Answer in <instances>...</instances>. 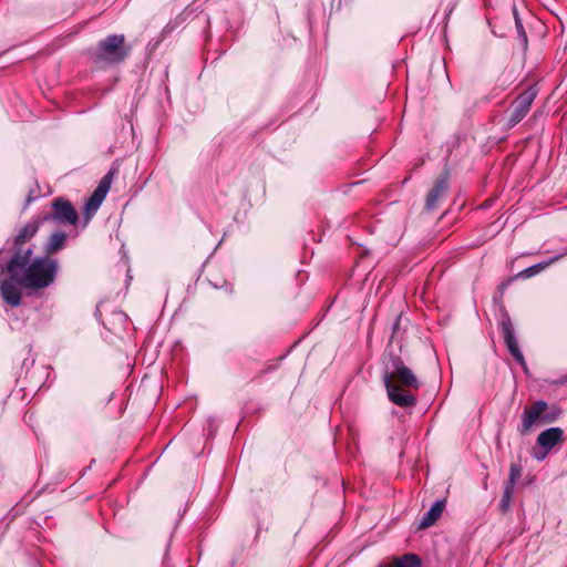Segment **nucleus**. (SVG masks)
Masks as SVG:
<instances>
[{
  "instance_id": "obj_6",
  "label": "nucleus",
  "mask_w": 567,
  "mask_h": 567,
  "mask_svg": "<svg viewBox=\"0 0 567 567\" xmlns=\"http://www.w3.org/2000/svg\"><path fill=\"white\" fill-rule=\"evenodd\" d=\"M536 95L537 90L528 87L515 99L508 115L507 124L509 127L517 125L527 115Z\"/></svg>"
},
{
  "instance_id": "obj_18",
  "label": "nucleus",
  "mask_w": 567,
  "mask_h": 567,
  "mask_svg": "<svg viewBox=\"0 0 567 567\" xmlns=\"http://www.w3.org/2000/svg\"><path fill=\"white\" fill-rule=\"evenodd\" d=\"M516 28H517V33H518V37L519 39L522 40V43L524 47L527 45V34L523 28V24L520 23V21L516 18Z\"/></svg>"
},
{
  "instance_id": "obj_20",
  "label": "nucleus",
  "mask_w": 567,
  "mask_h": 567,
  "mask_svg": "<svg viewBox=\"0 0 567 567\" xmlns=\"http://www.w3.org/2000/svg\"><path fill=\"white\" fill-rule=\"evenodd\" d=\"M550 451L540 449V451L534 453V457L537 461H544Z\"/></svg>"
},
{
  "instance_id": "obj_7",
  "label": "nucleus",
  "mask_w": 567,
  "mask_h": 567,
  "mask_svg": "<svg viewBox=\"0 0 567 567\" xmlns=\"http://www.w3.org/2000/svg\"><path fill=\"white\" fill-rule=\"evenodd\" d=\"M113 172H109L99 183L97 187L86 200L84 205V215L86 218V223L92 218V216L97 212L103 200L105 199L112 184Z\"/></svg>"
},
{
  "instance_id": "obj_19",
  "label": "nucleus",
  "mask_w": 567,
  "mask_h": 567,
  "mask_svg": "<svg viewBox=\"0 0 567 567\" xmlns=\"http://www.w3.org/2000/svg\"><path fill=\"white\" fill-rule=\"evenodd\" d=\"M39 197V193L35 189H30L27 199H25V207H28L32 202H34Z\"/></svg>"
},
{
  "instance_id": "obj_1",
  "label": "nucleus",
  "mask_w": 567,
  "mask_h": 567,
  "mask_svg": "<svg viewBox=\"0 0 567 567\" xmlns=\"http://www.w3.org/2000/svg\"><path fill=\"white\" fill-rule=\"evenodd\" d=\"M4 249H0V268L9 276L0 281V295L12 306L21 305V289L39 291L54 284L60 270L59 261L51 256L33 257V248L19 249L4 264Z\"/></svg>"
},
{
  "instance_id": "obj_12",
  "label": "nucleus",
  "mask_w": 567,
  "mask_h": 567,
  "mask_svg": "<svg viewBox=\"0 0 567 567\" xmlns=\"http://www.w3.org/2000/svg\"><path fill=\"white\" fill-rule=\"evenodd\" d=\"M445 508V501H436L432 507L426 512V514L422 517L420 523V528H427L436 523V520L442 516L443 511Z\"/></svg>"
},
{
  "instance_id": "obj_15",
  "label": "nucleus",
  "mask_w": 567,
  "mask_h": 567,
  "mask_svg": "<svg viewBox=\"0 0 567 567\" xmlns=\"http://www.w3.org/2000/svg\"><path fill=\"white\" fill-rule=\"evenodd\" d=\"M515 487L506 486L504 485V492L502 495V498L499 501V511L505 514L507 513L512 507V499L514 494Z\"/></svg>"
},
{
  "instance_id": "obj_4",
  "label": "nucleus",
  "mask_w": 567,
  "mask_h": 567,
  "mask_svg": "<svg viewBox=\"0 0 567 567\" xmlns=\"http://www.w3.org/2000/svg\"><path fill=\"white\" fill-rule=\"evenodd\" d=\"M547 408V403L543 400L536 401L529 408H526L522 415L519 432L522 434L528 433L533 425L538 421L546 423L555 421L560 412L556 411L553 413H545Z\"/></svg>"
},
{
  "instance_id": "obj_5",
  "label": "nucleus",
  "mask_w": 567,
  "mask_h": 567,
  "mask_svg": "<svg viewBox=\"0 0 567 567\" xmlns=\"http://www.w3.org/2000/svg\"><path fill=\"white\" fill-rule=\"evenodd\" d=\"M49 220L62 225L75 226L79 220V215L70 200L63 197H56L52 202V212L42 218V221Z\"/></svg>"
},
{
  "instance_id": "obj_9",
  "label": "nucleus",
  "mask_w": 567,
  "mask_h": 567,
  "mask_svg": "<svg viewBox=\"0 0 567 567\" xmlns=\"http://www.w3.org/2000/svg\"><path fill=\"white\" fill-rule=\"evenodd\" d=\"M40 227L39 220H30L27 223L16 235L13 246H12V254H17L19 249H28V243L35 236ZM29 247H32V245H29Z\"/></svg>"
},
{
  "instance_id": "obj_21",
  "label": "nucleus",
  "mask_w": 567,
  "mask_h": 567,
  "mask_svg": "<svg viewBox=\"0 0 567 567\" xmlns=\"http://www.w3.org/2000/svg\"><path fill=\"white\" fill-rule=\"evenodd\" d=\"M378 567H395V561L393 560V563L389 565L380 564Z\"/></svg>"
},
{
  "instance_id": "obj_8",
  "label": "nucleus",
  "mask_w": 567,
  "mask_h": 567,
  "mask_svg": "<svg viewBox=\"0 0 567 567\" xmlns=\"http://www.w3.org/2000/svg\"><path fill=\"white\" fill-rule=\"evenodd\" d=\"M502 334L504 338V342L509 351V353L514 357V359L520 363L523 367L526 365L524 355L519 349L517 339L514 333V326L511 318L506 315L499 322Z\"/></svg>"
},
{
  "instance_id": "obj_11",
  "label": "nucleus",
  "mask_w": 567,
  "mask_h": 567,
  "mask_svg": "<svg viewBox=\"0 0 567 567\" xmlns=\"http://www.w3.org/2000/svg\"><path fill=\"white\" fill-rule=\"evenodd\" d=\"M449 188V179L446 175H442L427 194L425 207L429 210L436 208L439 200L443 197Z\"/></svg>"
},
{
  "instance_id": "obj_13",
  "label": "nucleus",
  "mask_w": 567,
  "mask_h": 567,
  "mask_svg": "<svg viewBox=\"0 0 567 567\" xmlns=\"http://www.w3.org/2000/svg\"><path fill=\"white\" fill-rule=\"evenodd\" d=\"M66 234L63 231H54L48 239L44 246V250L48 254L47 256L56 254L61 249L64 248L66 244Z\"/></svg>"
},
{
  "instance_id": "obj_14",
  "label": "nucleus",
  "mask_w": 567,
  "mask_h": 567,
  "mask_svg": "<svg viewBox=\"0 0 567 567\" xmlns=\"http://www.w3.org/2000/svg\"><path fill=\"white\" fill-rule=\"evenodd\" d=\"M395 567H421V558L416 554L408 553L394 558Z\"/></svg>"
},
{
  "instance_id": "obj_2",
  "label": "nucleus",
  "mask_w": 567,
  "mask_h": 567,
  "mask_svg": "<svg viewBox=\"0 0 567 567\" xmlns=\"http://www.w3.org/2000/svg\"><path fill=\"white\" fill-rule=\"evenodd\" d=\"M383 382L392 403L401 408L415 405L416 398L412 391L419 390L420 381L401 358L391 357L383 372Z\"/></svg>"
},
{
  "instance_id": "obj_17",
  "label": "nucleus",
  "mask_w": 567,
  "mask_h": 567,
  "mask_svg": "<svg viewBox=\"0 0 567 567\" xmlns=\"http://www.w3.org/2000/svg\"><path fill=\"white\" fill-rule=\"evenodd\" d=\"M540 269H543L542 265H534V266L528 267L525 270H523L519 274V276L524 277V278H529V277L534 276L535 274H537Z\"/></svg>"
},
{
  "instance_id": "obj_16",
  "label": "nucleus",
  "mask_w": 567,
  "mask_h": 567,
  "mask_svg": "<svg viewBox=\"0 0 567 567\" xmlns=\"http://www.w3.org/2000/svg\"><path fill=\"white\" fill-rule=\"evenodd\" d=\"M522 471H523V468H522V466L519 464H512L511 467H509V475H508L507 481L505 482V485L506 486H511V487H515L516 482L522 476Z\"/></svg>"
},
{
  "instance_id": "obj_10",
  "label": "nucleus",
  "mask_w": 567,
  "mask_h": 567,
  "mask_svg": "<svg viewBox=\"0 0 567 567\" xmlns=\"http://www.w3.org/2000/svg\"><path fill=\"white\" fill-rule=\"evenodd\" d=\"M564 431L560 427H550L539 433L537 445L546 451H551L557 444L563 443Z\"/></svg>"
},
{
  "instance_id": "obj_22",
  "label": "nucleus",
  "mask_w": 567,
  "mask_h": 567,
  "mask_svg": "<svg viewBox=\"0 0 567 567\" xmlns=\"http://www.w3.org/2000/svg\"><path fill=\"white\" fill-rule=\"evenodd\" d=\"M399 324V319L395 321L394 328H396Z\"/></svg>"
},
{
  "instance_id": "obj_3",
  "label": "nucleus",
  "mask_w": 567,
  "mask_h": 567,
  "mask_svg": "<svg viewBox=\"0 0 567 567\" xmlns=\"http://www.w3.org/2000/svg\"><path fill=\"white\" fill-rule=\"evenodd\" d=\"M131 48L125 45L123 34H112L101 40L93 53L96 64H118L128 55Z\"/></svg>"
}]
</instances>
